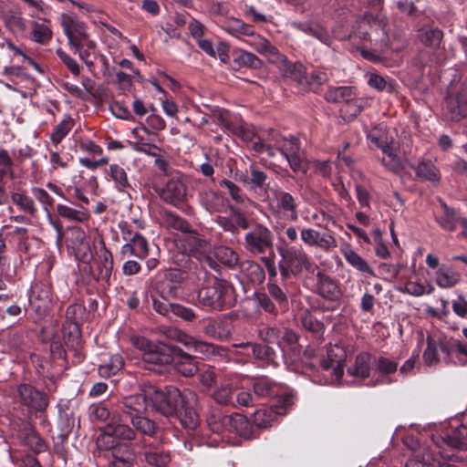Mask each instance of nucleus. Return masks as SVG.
Returning <instances> with one entry per match:
<instances>
[{
    "mask_svg": "<svg viewBox=\"0 0 467 467\" xmlns=\"http://www.w3.org/2000/svg\"><path fill=\"white\" fill-rule=\"evenodd\" d=\"M149 401L153 410L166 417H173L183 402L198 403V395L190 389L181 392L174 386H166L163 389L150 387Z\"/></svg>",
    "mask_w": 467,
    "mask_h": 467,
    "instance_id": "1",
    "label": "nucleus"
},
{
    "mask_svg": "<svg viewBox=\"0 0 467 467\" xmlns=\"http://www.w3.org/2000/svg\"><path fill=\"white\" fill-rule=\"evenodd\" d=\"M134 346L141 352V359L145 368L161 371L160 368L174 361L177 348L155 343L146 337H137Z\"/></svg>",
    "mask_w": 467,
    "mask_h": 467,
    "instance_id": "2",
    "label": "nucleus"
},
{
    "mask_svg": "<svg viewBox=\"0 0 467 467\" xmlns=\"http://www.w3.org/2000/svg\"><path fill=\"white\" fill-rule=\"evenodd\" d=\"M76 256L84 263H90L92 260V263L89 265L91 276L95 280H102L109 283L113 269V258L103 241L100 242V246L96 251L95 257H93L88 243H81L80 247L76 251Z\"/></svg>",
    "mask_w": 467,
    "mask_h": 467,
    "instance_id": "3",
    "label": "nucleus"
},
{
    "mask_svg": "<svg viewBox=\"0 0 467 467\" xmlns=\"http://www.w3.org/2000/svg\"><path fill=\"white\" fill-rule=\"evenodd\" d=\"M233 285L215 276L208 277L198 291L199 303L212 310H222L230 300Z\"/></svg>",
    "mask_w": 467,
    "mask_h": 467,
    "instance_id": "4",
    "label": "nucleus"
},
{
    "mask_svg": "<svg viewBox=\"0 0 467 467\" xmlns=\"http://www.w3.org/2000/svg\"><path fill=\"white\" fill-rule=\"evenodd\" d=\"M277 252L281 257L278 268L283 279L298 275L303 269L309 270L312 263L302 247L278 246Z\"/></svg>",
    "mask_w": 467,
    "mask_h": 467,
    "instance_id": "5",
    "label": "nucleus"
},
{
    "mask_svg": "<svg viewBox=\"0 0 467 467\" xmlns=\"http://www.w3.org/2000/svg\"><path fill=\"white\" fill-rule=\"evenodd\" d=\"M187 192V178L179 171H174L166 183L157 191L163 202L175 207L186 202Z\"/></svg>",
    "mask_w": 467,
    "mask_h": 467,
    "instance_id": "6",
    "label": "nucleus"
},
{
    "mask_svg": "<svg viewBox=\"0 0 467 467\" xmlns=\"http://www.w3.org/2000/svg\"><path fill=\"white\" fill-rule=\"evenodd\" d=\"M16 401L26 407L30 413L42 412L48 406L47 396L30 384H19L16 387Z\"/></svg>",
    "mask_w": 467,
    "mask_h": 467,
    "instance_id": "7",
    "label": "nucleus"
},
{
    "mask_svg": "<svg viewBox=\"0 0 467 467\" xmlns=\"http://www.w3.org/2000/svg\"><path fill=\"white\" fill-rule=\"evenodd\" d=\"M294 403L293 394L282 396L275 403H273L269 409L258 410L254 413V423L261 429L270 427L277 416L285 415Z\"/></svg>",
    "mask_w": 467,
    "mask_h": 467,
    "instance_id": "8",
    "label": "nucleus"
},
{
    "mask_svg": "<svg viewBox=\"0 0 467 467\" xmlns=\"http://www.w3.org/2000/svg\"><path fill=\"white\" fill-rule=\"evenodd\" d=\"M277 149L288 161L290 168L296 172L306 173L308 163L300 150L298 140L290 137L283 138L276 141Z\"/></svg>",
    "mask_w": 467,
    "mask_h": 467,
    "instance_id": "9",
    "label": "nucleus"
},
{
    "mask_svg": "<svg viewBox=\"0 0 467 467\" xmlns=\"http://www.w3.org/2000/svg\"><path fill=\"white\" fill-rule=\"evenodd\" d=\"M346 358L347 352L341 344H330L327 347V356L321 360V367L326 371L331 370V379L326 383H335L341 379Z\"/></svg>",
    "mask_w": 467,
    "mask_h": 467,
    "instance_id": "10",
    "label": "nucleus"
},
{
    "mask_svg": "<svg viewBox=\"0 0 467 467\" xmlns=\"http://www.w3.org/2000/svg\"><path fill=\"white\" fill-rule=\"evenodd\" d=\"M273 234L265 226L257 224L244 235V247L254 254H265L273 248Z\"/></svg>",
    "mask_w": 467,
    "mask_h": 467,
    "instance_id": "11",
    "label": "nucleus"
},
{
    "mask_svg": "<svg viewBox=\"0 0 467 467\" xmlns=\"http://www.w3.org/2000/svg\"><path fill=\"white\" fill-rule=\"evenodd\" d=\"M272 211L292 222L296 221L298 218V212L297 204L294 196L279 188L272 189Z\"/></svg>",
    "mask_w": 467,
    "mask_h": 467,
    "instance_id": "12",
    "label": "nucleus"
},
{
    "mask_svg": "<svg viewBox=\"0 0 467 467\" xmlns=\"http://www.w3.org/2000/svg\"><path fill=\"white\" fill-rule=\"evenodd\" d=\"M442 114L447 120L454 122L467 118V87L461 89L456 96L446 99Z\"/></svg>",
    "mask_w": 467,
    "mask_h": 467,
    "instance_id": "13",
    "label": "nucleus"
},
{
    "mask_svg": "<svg viewBox=\"0 0 467 467\" xmlns=\"http://www.w3.org/2000/svg\"><path fill=\"white\" fill-rule=\"evenodd\" d=\"M301 240L308 246L329 251L337 247V240L331 232L320 233L313 228H304L300 232Z\"/></svg>",
    "mask_w": 467,
    "mask_h": 467,
    "instance_id": "14",
    "label": "nucleus"
},
{
    "mask_svg": "<svg viewBox=\"0 0 467 467\" xmlns=\"http://www.w3.org/2000/svg\"><path fill=\"white\" fill-rule=\"evenodd\" d=\"M60 25L66 35L69 47L78 40L83 39L88 34V26L77 16L70 14H62L60 16Z\"/></svg>",
    "mask_w": 467,
    "mask_h": 467,
    "instance_id": "15",
    "label": "nucleus"
},
{
    "mask_svg": "<svg viewBox=\"0 0 467 467\" xmlns=\"http://www.w3.org/2000/svg\"><path fill=\"white\" fill-rule=\"evenodd\" d=\"M254 394L262 399H274L275 403L282 396L285 394H292L281 384L268 379L260 378L256 379L253 383Z\"/></svg>",
    "mask_w": 467,
    "mask_h": 467,
    "instance_id": "16",
    "label": "nucleus"
},
{
    "mask_svg": "<svg viewBox=\"0 0 467 467\" xmlns=\"http://www.w3.org/2000/svg\"><path fill=\"white\" fill-rule=\"evenodd\" d=\"M252 39L249 41V45L252 46L256 52L265 56L271 63L279 64L280 66L286 67L287 59L285 56L281 54L279 50L273 46L266 38L256 35L254 32V36H251Z\"/></svg>",
    "mask_w": 467,
    "mask_h": 467,
    "instance_id": "17",
    "label": "nucleus"
},
{
    "mask_svg": "<svg viewBox=\"0 0 467 467\" xmlns=\"http://www.w3.org/2000/svg\"><path fill=\"white\" fill-rule=\"evenodd\" d=\"M445 354L447 362L465 366L467 365V346L457 339H451L441 347Z\"/></svg>",
    "mask_w": 467,
    "mask_h": 467,
    "instance_id": "18",
    "label": "nucleus"
},
{
    "mask_svg": "<svg viewBox=\"0 0 467 467\" xmlns=\"http://www.w3.org/2000/svg\"><path fill=\"white\" fill-rule=\"evenodd\" d=\"M317 293L329 301H337L341 296V290L337 283L322 272L317 273Z\"/></svg>",
    "mask_w": 467,
    "mask_h": 467,
    "instance_id": "19",
    "label": "nucleus"
},
{
    "mask_svg": "<svg viewBox=\"0 0 467 467\" xmlns=\"http://www.w3.org/2000/svg\"><path fill=\"white\" fill-rule=\"evenodd\" d=\"M135 458V451L130 444H118L112 448L109 467H132Z\"/></svg>",
    "mask_w": 467,
    "mask_h": 467,
    "instance_id": "20",
    "label": "nucleus"
},
{
    "mask_svg": "<svg viewBox=\"0 0 467 467\" xmlns=\"http://www.w3.org/2000/svg\"><path fill=\"white\" fill-rule=\"evenodd\" d=\"M122 410L131 419L132 416L143 414L150 405L148 397V389L144 393L125 397L122 400Z\"/></svg>",
    "mask_w": 467,
    "mask_h": 467,
    "instance_id": "21",
    "label": "nucleus"
},
{
    "mask_svg": "<svg viewBox=\"0 0 467 467\" xmlns=\"http://www.w3.org/2000/svg\"><path fill=\"white\" fill-rule=\"evenodd\" d=\"M200 204L209 213H221L225 207V199L217 192L203 188L198 192Z\"/></svg>",
    "mask_w": 467,
    "mask_h": 467,
    "instance_id": "22",
    "label": "nucleus"
},
{
    "mask_svg": "<svg viewBox=\"0 0 467 467\" xmlns=\"http://www.w3.org/2000/svg\"><path fill=\"white\" fill-rule=\"evenodd\" d=\"M63 337L66 345L70 348L78 358H82L79 352L81 348V332L78 322L75 320L66 321L62 328Z\"/></svg>",
    "mask_w": 467,
    "mask_h": 467,
    "instance_id": "23",
    "label": "nucleus"
},
{
    "mask_svg": "<svg viewBox=\"0 0 467 467\" xmlns=\"http://www.w3.org/2000/svg\"><path fill=\"white\" fill-rule=\"evenodd\" d=\"M17 437L24 445L35 453H40L47 450L45 441L30 424H26L18 431Z\"/></svg>",
    "mask_w": 467,
    "mask_h": 467,
    "instance_id": "24",
    "label": "nucleus"
},
{
    "mask_svg": "<svg viewBox=\"0 0 467 467\" xmlns=\"http://www.w3.org/2000/svg\"><path fill=\"white\" fill-rule=\"evenodd\" d=\"M368 139L381 150L384 156L398 153L399 145L392 137H388L385 132L377 129L368 133Z\"/></svg>",
    "mask_w": 467,
    "mask_h": 467,
    "instance_id": "25",
    "label": "nucleus"
},
{
    "mask_svg": "<svg viewBox=\"0 0 467 467\" xmlns=\"http://www.w3.org/2000/svg\"><path fill=\"white\" fill-rule=\"evenodd\" d=\"M372 367H374V356L363 352L356 357L355 363L348 368V373L364 379L369 377Z\"/></svg>",
    "mask_w": 467,
    "mask_h": 467,
    "instance_id": "26",
    "label": "nucleus"
},
{
    "mask_svg": "<svg viewBox=\"0 0 467 467\" xmlns=\"http://www.w3.org/2000/svg\"><path fill=\"white\" fill-rule=\"evenodd\" d=\"M435 441L438 446L442 444L458 450H467V424L455 428L451 434L440 438Z\"/></svg>",
    "mask_w": 467,
    "mask_h": 467,
    "instance_id": "27",
    "label": "nucleus"
},
{
    "mask_svg": "<svg viewBox=\"0 0 467 467\" xmlns=\"http://www.w3.org/2000/svg\"><path fill=\"white\" fill-rule=\"evenodd\" d=\"M374 368L379 373V378L368 384L370 386L387 382L386 377L397 371L398 362L385 357L376 358L374 356Z\"/></svg>",
    "mask_w": 467,
    "mask_h": 467,
    "instance_id": "28",
    "label": "nucleus"
},
{
    "mask_svg": "<svg viewBox=\"0 0 467 467\" xmlns=\"http://www.w3.org/2000/svg\"><path fill=\"white\" fill-rule=\"evenodd\" d=\"M226 420L229 423L226 431L234 432L245 440L253 437L252 427L248 420L242 414L234 413Z\"/></svg>",
    "mask_w": 467,
    "mask_h": 467,
    "instance_id": "29",
    "label": "nucleus"
},
{
    "mask_svg": "<svg viewBox=\"0 0 467 467\" xmlns=\"http://www.w3.org/2000/svg\"><path fill=\"white\" fill-rule=\"evenodd\" d=\"M220 26L234 36H254V26L246 24L239 18L227 17L221 22Z\"/></svg>",
    "mask_w": 467,
    "mask_h": 467,
    "instance_id": "30",
    "label": "nucleus"
},
{
    "mask_svg": "<svg viewBox=\"0 0 467 467\" xmlns=\"http://www.w3.org/2000/svg\"><path fill=\"white\" fill-rule=\"evenodd\" d=\"M145 462L155 467H166L171 461L170 452L151 444L144 445L142 452Z\"/></svg>",
    "mask_w": 467,
    "mask_h": 467,
    "instance_id": "31",
    "label": "nucleus"
},
{
    "mask_svg": "<svg viewBox=\"0 0 467 467\" xmlns=\"http://www.w3.org/2000/svg\"><path fill=\"white\" fill-rule=\"evenodd\" d=\"M31 304L39 313H45L52 303V295L47 285H36L32 292Z\"/></svg>",
    "mask_w": 467,
    "mask_h": 467,
    "instance_id": "32",
    "label": "nucleus"
},
{
    "mask_svg": "<svg viewBox=\"0 0 467 467\" xmlns=\"http://www.w3.org/2000/svg\"><path fill=\"white\" fill-rule=\"evenodd\" d=\"M441 207L442 213L435 215V222L445 231H455L461 217H458L455 210L448 206L444 202H441Z\"/></svg>",
    "mask_w": 467,
    "mask_h": 467,
    "instance_id": "33",
    "label": "nucleus"
},
{
    "mask_svg": "<svg viewBox=\"0 0 467 467\" xmlns=\"http://www.w3.org/2000/svg\"><path fill=\"white\" fill-rule=\"evenodd\" d=\"M203 332L211 338L225 340L231 336L232 330L227 320L217 319L205 325Z\"/></svg>",
    "mask_w": 467,
    "mask_h": 467,
    "instance_id": "34",
    "label": "nucleus"
},
{
    "mask_svg": "<svg viewBox=\"0 0 467 467\" xmlns=\"http://www.w3.org/2000/svg\"><path fill=\"white\" fill-rule=\"evenodd\" d=\"M196 405L197 403L190 404L183 402V404L180 406L177 414L174 415L185 429L193 430L198 425L199 418L195 410Z\"/></svg>",
    "mask_w": 467,
    "mask_h": 467,
    "instance_id": "35",
    "label": "nucleus"
},
{
    "mask_svg": "<svg viewBox=\"0 0 467 467\" xmlns=\"http://www.w3.org/2000/svg\"><path fill=\"white\" fill-rule=\"evenodd\" d=\"M121 258L135 256L139 259H145L149 255V243L148 240L141 234L137 236V242L130 244H123L119 251Z\"/></svg>",
    "mask_w": 467,
    "mask_h": 467,
    "instance_id": "36",
    "label": "nucleus"
},
{
    "mask_svg": "<svg viewBox=\"0 0 467 467\" xmlns=\"http://www.w3.org/2000/svg\"><path fill=\"white\" fill-rule=\"evenodd\" d=\"M173 362L175 363L176 370L185 377L193 376L198 370V367L192 356L182 352L178 348Z\"/></svg>",
    "mask_w": 467,
    "mask_h": 467,
    "instance_id": "37",
    "label": "nucleus"
},
{
    "mask_svg": "<svg viewBox=\"0 0 467 467\" xmlns=\"http://www.w3.org/2000/svg\"><path fill=\"white\" fill-rule=\"evenodd\" d=\"M104 359L99 366V374L103 378L116 375L123 367V358L119 354H104Z\"/></svg>",
    "mask_w": 467,
    "mask_h": 467,
    "instance_id": "38",
    "label": "nucleus"
},
{
    "mask_svg": "<svg viewBox=\"0 0 467 467\" xmlns=\"http://www.w3.org/2000/svg\"><path fill=\"white\" fill-rule=\"evenodd\" d=\"M226 419H230V415H225L220 409L213 408L209 410L206 421L213 432L223 433L226 431L229 424Z\"/></svg>",
    "mask_w": 467,
    "mask_h": 467,
    "instance_id": "39",
    "label": "nucleus"
},
{
    "mask_svg": "<svg viewBox=\"0 0 467 467\" xmlns=\"http://www.w3.org/2000/svg\"><path fill=\"white\" fill-rule=\"evenodd\" d=\"M266 293L275 302L281 312L288 308V293L285 287H282L275 282L266 283Z\"/></svg>",
    "mask_w": 467,
    "mask_h": 467,
    "instance_id": "40",
    "label": "nucleus"
},
{
    "mask_svg": "<svg viewBox=\"0 0 467 467\" xmlns=\"http://www.w3.org/2000/svg\"><path fill=\"white\" fill-rule=\"evenodd\" d=\"M164 223L168 228L181 231L185 234H190L193 238L194 243L199 239L196 237V233L192 229L190 223L183 218L172 213H166L164 215Z\"/></svg>",
    "mask_w": 467,
    "mask_h": 467,
    "instance_id": "41",
    "label": "nucleus"
},
{
    "mask_svg": "<svg viewBox=\"0 0 467 467\" xmlns=\"http://www.w3.org/2000/svg\"><path fill=\"white\" fill-rule=\"evenodd\" d=\"M108 174L114 182L115 188L119 192H126L130 183L125 169L119 164H110Z\"/></svg>",
    "mask_w": 467,
    "mask_h": 467,
    "instance_id": "42",
    "label": "nucleus"
},
{
    "mask_svg": "<svg viewBox=\"0 0 467 467\" xmlns=\"http://www.w3.org/2000/svg\"><path fill=\"white\" fill-rule=\"evenodd\" d=\"M233 64L234 69L242 67L259 68L262 61L254 54L241 49L234 51Z\"/></svg>",
    "mask_w": 467,
    "mask_h": 467,
    "instance_id": "43",
    "label": "nucleus"
},
{
    "mask_svg": "<svg viewBox=\"0 0 467 467\" xmlns=\"http://www.w3.org/2000/svg\"><path fill=\"white\" fill-rule=\"evenodd\" d=\"M105 434L126 441H132L136 437L133 428L119 421L109 423L105 430Z\"/></svg>",
    "mask_w": 467,
    "mask_h": 467,
    "instance_id": "44",
    "label": "nucleus"
},
{
    "mask_svg": "<svg viewBox=\"0 0 467 467\" xmlns=\"http://www.w3.org/2000/svg\"><path fill=\"white\" fill-rule=\"evenodd\" d=\"M461 275L450 267H441L436 272V284L441 288H451L459 283Z\"/></svg>",
    "mask_w": 467,
    "mask_h": 467,
    "instance_id": "45",
    "label": "nucleus"
},
{
    "mask_svg": "<svg viewBox=\"0 0 467 467\" xmlns=\"http://www.w3.org/2000/svg\"><path fill=\"white\" fill-rule=\"evenodd\" d=\"M346 261L358 271L374 275L373 269L368 265V262L363 259L358 253L351 248H346L342 251Z\"/></svg>",
    "mask_w": 467,
    "mask_h": 467,
    "instance_id": "46",
    "label": "nucleus"
},
{
    "mask_svg": "<svg viewBox=\"0 0 467 467\" xmlns=\"http://www.w3.org/2000/svg\"><path fill=\"white\" fill-rule=\"evenodd\" d=\"M253 344L250 342H242L234 344L227 349V354L230 358L239 363H245L250 360L252 354Z\"/></svg>",
    "mask_w": 467,
    "mask_h": 467,
    "instance_id": "47",
    "label": "nucleus"
},
{
    "mask_svg": "<svg viewBox=\"0 0 467 467\" xmlns=\"http://www.w3.org/2000/svg\"><path fill=\"white\" fill-rule=\"evenodd\" d=\"M355 98V93L351 87L330 88L325 94V99L328 102L341 103L349 102Z\"/></svg>",
    "mask_w": 467,
    "mask_h": 467,
    "instance_id": "48",
    "label": "nucleus"
},
{
    "mask_svg": "<svg viewBox=\"0 0 467 467\" xmlns=\"http://www.w3.org/2000/svg\"><path fill=\"white\" fill-rule=\"evenodd\" d=\"M11 201L25 213L31 216L36 215L37 209L34 200L30 196L20 192H14L11 193Z\"/></svg>",
    "mask_w": 467,
    "mask_h": 467,
    "instance_id": "49",
    "label": "nucleus"
},
{
    "mask_svg": "<svg viewBox=\"0 0 467 467\" xmlns=\"http://www.w3.org/2000/svg\"><path fill=\"white\" fill-rule=\"evenodd\" d=\"M214 258L229 268H233L238 263L239 257L232 248L219 245L213 249Z\"/></svg>",
    "mask_w": 467,
    "mask_h": 467,
    "instance_id": "50",
    "label": "nucleus"
},
{
    "mask_svg": "<svg viewBox=\"0 0 467 467\" xmlns=\"http://www.w3.org/2000/svg\"><path fill=\"white\" fill-rule=\"evenodd\" d=\"M252 354L254 358L264 362L265 364L274 366L277 365V361L275 360V352L271 347L267 345L253 344Z\"/></svg>",
    "mask_w": 467,
    "mask_h": 467,
    "instance_id": "51",
    "label": "nucleus"
},
{
    "mask_svg": "<svg viewBox=\"0 0 467 467\" xmlns=\"http://www.w3.org/2000/svg\"><path fill=\"white\" fill-rule=\"evenodd\" d=\"M57 212L59 216L72 222H84L88 219V214L84 208L74 209L65 204H57Z\"/></svg>",
    "mask_w": 467,
    "mask_h": 467,
    "instance_id": "52",
    "label": "nucleus"
},
{
    "mask_svg": "<svg viewBox=\"0 0 467 467\" xmlns=\"http://www.w3.org/2000/svg\"><path fill=\"white\" fill-rule=\"evenodd\" d=\"M415 171L418 177L431 182H438L441 178L439 170L431 161L420 162L417 165Z\"/></svg>",
    "mask_w": 467,
    "mask_h": 467,
    "instance_id": "53",
    "label": "nucleus"
},
{
    "mask_svg": "<svg viewBox=\"0 0 467 467\" xmlns=\"http://www.w3.org/2000/svg\"><path fill=\"white\" fill-rule=\"evenodd\" d=\"M130 422L133 430L143 435L152 436L156 431V424L143 414L132 416Z\"/></svg>",
    "mask_w": 467,
    "mask_h": 467,
    "instance_id": "54",
    "label": "nucleus"
},
{
    "mask_svg": "<svg viewBox=\"0 0 467 467\" xmlns=\"http://www.w3.org/2000/svg\"><path fill=\"white\" fill-rule=\"evenodd\" d=\"M442 345L431 336L427 337V347L423 352V359L426 365L432 366L440 361L439 348Z\"/></svg>",
    "mask_w": 467,
    "mask_h": 467,
    "instance_id": "55",
    "label": "nucleus"
},
{
    "mask_svg": "<svg viewBox=\"0 0 467 467\" xmlns=\"http://www.w3.org/2000/svg\"><path fill=\"white\" fill-rule=\"evenodd\" d=\"M443 37V33L438 28L424 27L420 30V41L429 47H439Z\"/></svg>",
    "mask_w": 467,
    "mask_h": 467,
    "instance_id": "56",
    "label": "nucleus"
},
{
    "mask_svg": "<svg viewBox=\"0 0 467 467\" xmlns=\"http://www.w3.org/2000/svg\"><path fill=\"white\" fill-rule=\"evenodd\" d=\"M219 185L227 189L229 195L236 203L244 205L249 202V198L243 192L241 188L232 181L227 179L221 180Z\"/></svg>",
    "mask_w": 467,
    "mask_h": 467,
    "instance_id": "57",
    "label": "nucleus"
},
{
    "mask_svg": "<svg viewBox=\"0 0 467 467\" xmlns=\"http://www.w3.org/2000/svg\"><path fill=\"white\" fill-rule=\"evenodd\" d=\"M254 299L257 306L268 314L275 316L281 311L266 292L254 293Z\"/></svg>",
    "mask_w": 467,
    "mask_h": 467,
    "instance_id": "58",
    "label": "nucleus"
},
{
    "mask_svg": "<svg viewBox=\"0 0 467 467\" xmlns=\"http://www.w3.org/2000/svg\"><path fill=\"white\" fill-rule=\"evenodd\" d=\"M31 35L33 41L41 45L47 44L52 38V31L49 26L37 22L33 23Z\"/></svg>",
    "mask_w": 467,
    "mask_h": 467,
    "instance_id": "59",
    "label": "nucleus"
},
{
    "mask_svg": "<svg viewBox=\"0 0 467 467\" xmlns=\"http://www.w3.org/2000/svg\"><path fill=\"white\" fill-rule=\"evenodd\" d=\"M433 286L431 285H428V286H424L420 283L409 281L405 284L404 286L399 287L398 290L403 294H408L413 296H421L425 294H431L433 291Z\"/></svg>",
    "mask_w": 467,
    "mask_h": 467,
    "instance_id": "60",
    "label": "nucleus"
},
{
    "mask_svg": "<svg viewBox=\"0 0 467 467\" xmlns=\"http://www.w3.org/2000/svg\"><path fill=\"white\" fill-rule=\"evenodd\" d=\"M250 179L244 177L242 181L244 183H249L250 188L255 190L256 188L262 189L267 180V175L265 171L257 169L254 165L250 166Z\"/></svg>",
    "mask_w": 467,
    "mask_h": 467,
    "instance_id": "61",
    "label": "nucleus"
},
{
    "mask_svg": "<svg viewBox=\"0 0 467 467\" xmlns=\"http://www.w3.org/2000/svg\"><path fill=\"white\" fill-rule=\"evenodd\" d=\"M72 128V120L69 118L64 119L54 129L50 135L52 143L57 146L58 143L68 134Z\"/></svg>",
    "mask_w": 467,
    "mask_h": 467,
    "instance_id": "62",
    "label": "nucleus"
},
{
    "mask_svg": "<svg viewBox=\"0 0 467 467\" xmlns=\"http://www.w3.org/2000/svg\"><path fill=\"white\" fill-rule=\"evenodd\" d=\"M76 415L73 409L66 408L59 410V424L62 431L66 434L69 433L75 426Z\"/></svg>",
    "mask_w": 467,
    "mask_h": 467,
    "instance_id": "63",
    "label": "nucleus"
},
{
    "mask_svg": "<svg viewBox=\"0 0 467 467\" xmlns=\"http://www.w3.org/2000/svg\"><path fill=\"white\" fill-rule=\"evenodd\" d=\"M234 389L231 384H224L213 392V400L222 405H227L231 402Z\"/></svg>",
    "mask_w": 467,
    "mask_h": 467,
    "instance_id": "64",
    "label": "nucleus"
}]
</instances>
